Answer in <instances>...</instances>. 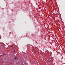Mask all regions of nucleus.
Here are the masks:
<instances>
[{"label": "nucleus", "instance_id": "obj_1", "mask_svg": "<svg viewBox=\"0 0 65 65\" xmlns=\"http://www.w3.org/2000/svg\"><path fill=\"white\" fill-rule=\"evenodd\" d=\"M14 59H17V57H15V58H14Z\"/></svg>", "mask_w": 65, "mask_h": 65}, {"label": "nucleus", "instance_id": "obj_2", "mask_svg": "<svg viewBox=\"0 0 65 65\" xmlns=\"http://www.w3.org/2000/svg\"><path fill=\"white\" fill-rule=\"evenodd\" d=\"M11 47H12V46H11Z\"/></svg>", "mask_w": 65, "mask_h": 65}, {"label": "nucleus", "instance_id": "obj_3", "mask_svg": "<svg viewBox=\"0 0 65 65\" xmlns=\"http://www.w3.org/2000/svg\"><path fill=\"white\" fill-rule=\"evenodd\" d=\"M51 54H52V53H51Z\"/></svg>", "mask_w": 65, "mask_h": 65}]
</instances>
